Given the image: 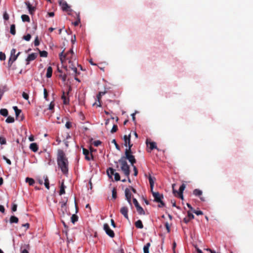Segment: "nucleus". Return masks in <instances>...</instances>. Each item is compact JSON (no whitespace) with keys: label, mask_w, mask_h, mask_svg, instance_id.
<instances>
[{"label":"nucleus","mask_w":253,"mask_h":253,"mask_svg":"<svg viewBox=\"0 0 253 253\" xmlns=\"http://www.w3.org/2000/svg\"><path fill=\"white\" fill-rule=\"evenodd\" d=\"M57 164L63 173L66 174L68 172V162L62 151H59L58 153Z\"/></svg>","instance_id":"obj_1"},{"label":"nucleus","mask_w":253,"mask_h":253,"mask_svg":"<svg viewBox=\"0 0 253 253\" xmlns=\"http://www.w3.org/2000/svg\"><path fill=\"white\" fill-rule=\"evenodd\" d=\"M118 162L121 164V169L124 172L125 175L128 177L130 170L129 167L127 165L126 161L125 160V156H122L118 161Z\"/></svg>","instance_id":"obj_2"},{"label":"nucleus","mask_w":253,"mask_h":253,"mask_svg":"<svg viewBox=\"0 0 253 253\" xmlns=\"http://www.w3.org/2000/svg\"><path fill=\"white\" fill-rule=\"evenodd\" d=\"M131 152H128L127 151H125V160L127 159L128 161L130 163V164L133 166L134 163H136V160L135 159L134 156L131 154Z\"/></svg>","instance_id":"obj_3"},{"label":"nucleus","mask_w":253,"mask_h":253,"mask_svg":"<svg viewBox=\"0 0 253 253\" xmlns=\"http://www.w3.org/2000/svg\"><path fill=\"white\" fill-rule=\"evenodd\" d=\"M103 229L106 233L111 238H113L115 236L114 231L110 228L107 223H105L103 225Z\"/></svg>","instance_id":"obj_4"},{"label":"nucleus","mask_w":253,"mask_h":253,"mask_svg":"<svg viewBox=\"0 0 253 253\" xmlns=\"http://www.w3.org/2000/svg\"><path fill=\"white\" fill-rule=\"evenodd\" d=\"M125 197L126 198V200H127L128 203L129 205L132 207V203L131 201V194L130 192V190L128 188H126L125 191Z\"/></svg>","instance_id":"obj_5"},{"label":"nucleus","mask_w":253,"mask_h":253,"mask_svg":"<svg viewBox=\"0 0 253 253\" xmlns=\"http://www.w3.org/2000/svg\"><path fill=\"white\" fill-rule=\"evenodd\" d=\"M151 192L154 198V201L157 203L161 202L162 198H163V195L160 194L159 192H154L153 190Z\"/></svg>","instance_id":"obj_6"},{"label":"nucleus","mask_w":253,"mask_h":253,"mask_svg":"<svg viewBox=\"0 0 253 253\" xmlns=\"http://www.w3.org/2000/svg\"><path fill=\"white\" fill-rule=\"evenodd\" d=\"M83 154L85 156V159L87 161H90L92 159V154L88 151V150L83 148Z\"/></svg>","instance_id":"obj_7"},{"label":"nucleus","mask_w":253,"mask_h":253,"mask_svg":"<svg viewBox=\"0 0 253 253\" xmlns=\"http://www.w3.org/2000/svg\"><path fill=\"white\" fill-rule=\"evenodd\" d=\"M175 184H173L172 185V189H173V194L177 193L178 194H183V191L184 190L185 188V185L184 184H182L180 187H179L178 192L175 190L174 189V187L175 186Z\"/></svg>","instance_id":"obj_8"},{"label":"nucleus","mask_w":253,"mask_h":253,"mask_svg":"<svg viewBox=\"0 0 253 253\" xmlns=\"http://www.w3.org/2000/svg\"><path fill=\"white\" fill-rule=\"evenodd\" d=\"M37 57V54L36 53H32L29 54L26 59V64L28 65L32 61L34 60Z\"/></svg>","instance_id":"obj_9"},{"label":"nucleus","mask_w":253,"mask_h":253,"mask_svg":"<svg viewBox=\"0 0 253 253\" xmlns=\"http://www.w3.org/2000/svg\"><path fill=\"white\" fill-rule=\"evenodd\" d=\"M120 212L127 219H128V208L126 207H122L120 210Z\"/></svg>","instance_id":"obj_10"},{"label":"nucleus","mask_w":253,"mask_h":253,"mask_svg":"<svg viewBox=\"0 0 253 253\" xmlns=\"http://www.w3.org/2000/svg\"><path fill=\"white\" fill-rule=\"evenodd\" d=\"M59 4L61 6L62 9L64 11H68L69 7L67 3L65 1H60Z\"/></svg>","instance_id":"obj_11"},{"label":"nucleus","mask_w":253,"mask_h":253,"mask_svg":"<svg viewBox=\"0 0 253 253\" xmlns=\"http://www.w3.org/2000/svg\"><path fill=\"white\" fill-rule=\"evenodd\" d=\"M148 179L150 185L151 190L152 191L154 188L155 180L156 179L155 177H152L150 175H149L148 176Z\"/></svg>","instance_id":"obj_12"},{"label":"nucleus","mask_w":253,"mask_h":253,"mask_svg":"<svg viewBox=\"0 0 253 253\" xmlns=\"http://www.w3.org/2000/svg\"><path fill=\"white\" fill-rule=\"evenodd\" d=\"M26 5H27V8L29 10V12L30 14H33V13L35 10V8L34 6H32L30 3L29 1H27L25 2Z\"/></svg>","instance_id":"obj_13"},{"label":"nucleus","mask_w":253,"mask_h":253,"mask_svg":"<svg viewBox=\"0 0 253 253\" xmlns=\"http://www.w3.org/2000/svg\"><path fill=\"white\" fill-rule=\"evenodd\" d=\"M30 149L33 152H36L38 150V146L36 143H32L30 145Z\"/></svg>","instance_id":"obj_14"},{"label":"nucleus","mask_w":253,"mask_h":253,"mask_svg":"<svg viewBox=\"0 0 253 253\" xmlns=\"http://www.w3.org/2000/svg\"><path fill=\"white\" fill-rule=\"evenodd\" d=\"M124 140L125 141V145L127 146V144L130 142V134L128 135H124Z\"/></svg>","instance_id":"obj_15"},{"label":"nucleus","mask_w":253,"mask_h":253,"mask_svg":"<svg viewBox=\"0 0 253 253\" xmlns=\"http://www.w3.org/2000/svg\"><path fill=\"white\" fill-rule=\"evenodd\" d=\"M146 144L147 145H148V144L150 145V149L152 150L154 149H157V146H156V143L155 142H148V140H147L146 141Z\"/></svg>","instance_id":"obj_16"},{"label":"nucleus","mask_w":253,"mask_h":253,"mask_svg":"<svg viewBox=\"0 0 253 253\" xmlns=\"http://www.w3.org/2000/svg\"><path fill=\"white\" fill-rule=\"evenodd\" d=\"M13 109L15 111L16 117L18 118L21 113V110L19 109L17 106H13Z\"/></svg>","instance_id":"obj_17"},{"label":"nucleus","mask_w":253,"mask_h":253,"mask_svg":"<svg viewBox=\"0 0 253 253\" xmlns=\"http://www.w3.org/2000/svg\"><path fill=\"white\" fill-rule=\"evenodd\" d=\"M52 73V67L50 66L48 67L47 69V72L46 74V77L47 78H49L51 77Z\"/></svg>","instance_id":"obj_18"},{"label":"nucleus","mask_w":253,"mask_h":253,"mask_svg":"<svg viewBox=\"0 0 253 253\" xmlns=\"http://www.w3.org/2000/svg\"><path fill=\"white\" fill-rule=\"evenodd\" d=\"M106 93V91H100L99 92L98 94L97 95V98L98 99V101L99 102V104H97V106H100L101 104L99 102L100 99H101V97L102 95H104Z\"/></svg>","instance_id":"obj_19"},{"label":"nucleus","mask_w":253,"mask_h":253,"mask_svg":"<svg viewBox=\"0 0 253 253\" xmlns=\"http://www.w3.org/2000/svg\"><path fill=\"white\" fill-rule=\"evenodd\" d=\"M135 226L139 229H142L143 228V225L142 221L140 220H138L135 223Z\"/></svg>","instance_id":"obj_20"},{"label":"nucleus","mask_w":253,"mask_h":253,"mask_svg":"<svg viewBox=\"0 0 253 253\" xmlns=\"http://www.w3.org/2000/svg\"><path fill=\"white\" fill-rule=\"evenodd\" d=\"M115 170L112 168H110L107 170V173L109 177H111L114 175Z\"/></svg>","instance_id":"obj_21"},{"label":"nucleus","mask_w":253,"mask_h":253,"mask_svg":"<svg viewBox=\"0 0 253 253\" xmlns=\"http://www.w3.org/2000/svg\"><path fill=\"white\" fill-rule=\"evenodd\" d=\"M43 178L44 180V185L46 189H49V183L48 178L47 176H44Z\"/></svg>","instance_id":"obj_22"},{"label":"nucleus","mask_w":253,"mask_h":253,"mask_svg":"<svg viewBox=\"0 0 253 253\" xmlns=\"http://www.w3.org/2000/svg\"><path fill=\"white\" fill-rule=\"evenodd\" d=\"M0 114L4 117H7L8 113L6 109H1L0 110Z\"/></svg>","instance_id":"obj_23"},{"label":"nucleus","mask_w":253,"mask_h":253,"mask_svg":"<svg viewBox=\"0 0 253 253\" xmlns=\"http://www.w3.org/2000/svg\"><path fill=\"white\" fill-rule=\"evenodd\" d=\"M10 223H17L18 222V218L15 216H11L10 218Z\"/></svg>","instance_id":"obj_24"},{"label":"nucleus","mask_w":253,"mask_h":253,"mask_svg":"<svg viewBox=\"0 0 253 253\" xmlns=\"http://www.w3.org/2000/svg\"><path fill=\"white\" fill-rule=\"evenodd\" d=\"M137 211L139 214H145V211L143 210V209L140 206H138V207L136 208Z\"/></svg>","instance_id":"obj_25"},{"label":"nucleus","mask_w":253,"mask_h":253,"mask_svg":"<svg viewBox=\"0 0 253 253\" xmlns=\"http://www.w3.org/2000/svg\"><path fill=\"white\" fill-rule=\"evenodd\" d=\"M202 193V191L198 189H196L193 191V194L196 196H201Z\"/></svg>","instance_id":"obj_26"},{"label":"nucleus","mask_w":253,"mask_h":253,"mask_svg":"<svg viewBox=\"0 0 253 253\" xmlns=\"http://www.w3.org/2000/svg\"><path fill=\"white\" fill-rule=\"evenodd\" d=\"M63 52L64 51L61 52L59 54L60 59L61 62H63V61L65 60L66 58H67V54H63Z\"/></svg>","instance_id":"obj_27"},{"label":"nucleus","mask_w":253,"mask_h":253,"mask_svg":"<svg viewBox=\"0 0 253 253\" xmlns=\"http://www.w3.org/2000/svg\"><path fill=\"white\" fill-rule=\"evenodd\" d=\"M21 19L23 22H30V17L28 15L23 14L21 16Z\"/></svg>","instance_id":"obj_28"},{"label":"nucleus","mask_w":253,"mask_h":253,"mask_svg":"<svg viewBox=\"0 0 253 253\" xmlns=\"http://www.w3.org/2000/svg\"><path fill=\"white\" fill-rule=\"evenodd\" d=\"M10 32L13 35H15L16 31H15V26L14 24H12L10 26Z\"/></svg>","instance_id":"obj_29"},{"label":"nucleus","mask_w":253,"mask_h":253,"mask_svg":"<svg viewBox=\"0 0 253 253\" xmlns=\"http://www.w3.org/2000/svg\"><path fill=\"white\" fill-rule=\"evenodd\" d=\"M62 99L63 100V103L64 104H67L69 102V99L68 98H66L64 92H63V94L62 96Z\"/></svg>","instance_id":"obj_30"},{"label":"nucleus","mask_w":253,"mask_h":253,"mask_svg":"<svg viewBox=\"0 0 253 253\" xmlns=\"http://www.w3.org/2000/svg\"><path fill=\"white\" fill-rule=\"evenodd\" d=\"M26 182H28L30 185H33L34 183V180L32 178L27 177L26 178Z\"/></svg>","instance_id":"obj_31"},{"label":"nucleus","mask_w":253,"mask_h":253,"mask_svg":"<svg viewBox=\"0 0 253 253\" xmlns=\"http://www.w3.org/2000/svg\"><path fill=\"white\" fill-rule=\"evenodd\" d=\"M65 186L64 185L63 183L62 184L61 187H60V191H59V195H62L64 194H65Z\"/></svg>","instance_id":"obj_32"},{"label":"nucleus","mask_w":253,"mask_h":253,"mask_svg":"<svg viewBox=\"0 0 253 253\" xmlns=\"http://www.w3.org/2000/svg\"><path fill=\"white\" fill-rule=\"evenodd\" d=\"M5 122L7 123H12L14 122V119L13 117L8 116L6 119Z\"/></svg>","instance_id":"obj_33"},{"label":"nucleus","mask_w":253,"mask_h":253,"mask_svg":"<svg viewBox=\"0 0 253 253\" xmlns=\"http://www.w3.org/2000/svg\"><path fill=\"white\" fill-rule=\"evenodd\" d=\"M78 219V217L76 214H73L71 216V221L74 224Z\"/></svg>","instance_id":"obj_34"},{"label":"nucleus","mask_w":253,"mask_h":253,"mask_svg":"<svg viewBox=\"0 0 253 253\" xmlns=\"http://www.w3.org/2000/svg\"><path fill=\"white\" fill-rule=\"evenodd\" d=\"M114 179L116 181H119L120 180V174L119 173L115 172L114 173Z\"/></svg>","instance_id":"obj_35"},{"label":"nucleus","mask_w":253,"mask_h":253,"mask_svg":"<svg viewBox=\"0 0 253 253\" xmlns=\"http://www.w3.org/2000/svg\"><path fill=\"white\" fill-rule=\"evenodd\" d=\"M47 54L48 53L46 51H40V54L41 57H46Z\"/></svg>","instance_id":"obj_36"},{"label":"nucleus","mask_w":253,"mask_h":253,"mask_svg":"<svg viewBox=\"0 0 253 253\" xmlns=\"http://www.w3.org/2000/svg\"><path fill=\"white\" fill-rule=\"evenodd\" d=\"M23 38L26 41H29L31 38V36L30 34H28L27 35L24 36Z\"/></svg>","instance_id":"obj_37"},{"label":"nucleus","mask_w":253,"mask_h":253,"mask_svg":"<svg viewBox=\"0 0 253 253\" xmlns=\"http://www.w3.org/2000/svg\"><path fill=\"white\" fill-rule=\"evenodd\" d=\"M6 139L5 138L2 136H0V144L1 145H4L6 144Z\"/></svg>","instance_id":"obj_38"},{"label":"nucleus","mask_w":253,"mask_h":253,"mask_svg":"<svg viewBox=\"0 0 253 253\" xmlns=\"http://www.w3.org/2000/svg\"><path fill=\"white\" fill-rule=\"evenodd\" d=\"M112 143L114 144L115 146V147L118 150H120V146L118 145V144L117 143V142L116 141V140L115 139H114L112 141Z\"/></svg>","instance_id":"obj_39"},{"label":"nucleus","mask_w":253,"mask_h":253,"mask_svg":"<svg viewBox=\"0 0 253 253\" xmlns=\"http://www.w3.org/2000/svg\"><path fill=\"white\" fill-rule=\"evenodd\" d=\"M3 19L5 20H8L9 19V15L6 12V11H5L4 13H3Z\"/></svg>","instance_id":"obj_40"},{"label":"nucleus","mask_w":253,"mask_h":253,"mask_svg":"<svg viewBox=\"0 0 253 253\" xmlns=\"http://www.w3.org/2000/svg\"><path fill=\"white\" fill-rule=\"evenodd\" d=\"M5 59V55L4 53L0 52V60L3 61Z\"/></svg>","instance_id":"obj_41"},{"label":"nucleus","mask_w":253,"mask_h":253,"mask_svg":"<svg viewBox=\"0 0 253 253\" xmlns=\"http://www.w3.org/2000/svg\"><path fill=\"white\" fill-rule=\"evenodd\" d=\"M117 129H118L117 126L114 125L113 126V127H112V129L111 130V132L112 133H113L115 132L117 130Z\"/></svg>","instance_id":"obj_42"},{"label":"nucleus","mask_w":253,"mask_h":253,"mask_svg":"<svg viewBox=\"0 0 253 253\" xmlns=\"http://www.w3.org/2000/svg\"><path fill=\"white\" fill-rule=\"evenodd\" d=\"M127 146H128V148H126V151H127L128 152H131V148L132 146V144L130 143V142L129 143H128L127 144Z\"/></svg>","instance_id":"obj_43"},{"label":"nucleus","mask_w":253,"mask_h":253,"mask_svg":"<svg viewBox=\"0 0 253 253\" xmlns=\"http://www.w3.org/2000/svg\"><path fill=\"white\" fill-rule=\"evenodd\" d=\"M112 198L114 199H115L117 198V192H116L115 189H113L112 190Z\"/></svg>","instance_id":"obj_44"},{"label":"nucleus","mask_w":253,"mask_h":253,"mask_svg":"<svg viewBox=\"0 0 253 253\" xmlns=\"http://www.w3.org/2000/svg\"><path fill=\"white\" fill-rule=\"evenodd\" d=\"M188 218L191 220L194 218V215L190 211H188Z\"/></svg>","instance_id":"obj_45"},{"label":"nucleus","mask_w":253,"mask_h":253,"mask_svg":"<svg viewBox=\"0 0 253 253\" xmlns=\"http://www.w3.org/2000/svg\"><path fill=\"white\" fill-rule=\"evenodd\" d=\"M39 44H40V42H39V41L38 39V37L37 36L34 41V45H35V46H38L39 45Z\"/></svg>","instance_id":"obj_46"},{"label":"nucleus","mask_w":253,"mask_h":253,"mask_svg":"<svg viewBox=\"0 0 253 253\" xmlns=\"http://www.w3.org/2000/svg\"><path fill=\"white\" fill-rule=\"evenodd\" d=\"M133 202L136 208L140 206L136 199L133 198Z\"/></svg>","instance_id":"obj_47"},{"label":"nucleus","mask_w":253,"mask_h":253,"mask_svg":"<svg viewBox=\"0 0 253 253\" xmlns=\"http://www.w3.org/2000/svg\"><path fill=\"white\" fill-rule=\"evenodd\" d=\"M93 144L95 146L97 147L101 144V141L99 140H96L93 142Z\"/></svg>","instance_id":"obj_48"},{"label":"nucleus","mask_w":253,"mask_h":253,"mask_svg":"<svg viewBox=\"0 0 253 253\" xmlns=\"http://www.w3.org/2000/svg\"><path fill=\"white\" fill-rule=\"evenodd\" d=\"M193 212L197 215H202L203 214V211H201L194 210V211H193Z\"/></svg>","instance_id":"obj_49"},{"label":"nucleus","mask_w":253,"mask_h":253,"mask_svg":"<svg viewBox=\"0 0 253 253\" xmlns=\"http://www.w3.org/2000/svg\"><path fill=\"white\" fill-rule=\"evenodd\" d=\"M22 97L26 100H28L29 98L28 94L24 92L22 93Z\"/></svg>","instance_id":"obj_50"},{"label":"nucleus","mask_w":253,"mask_h":253,"mask_svg":"<svg viewBox=\"0 0 253 253\" xmlns=\"http://www.w3.org/2000/svg\"><path fill=\"white\" fill-rule=\"evenodd\" d=\"M16 49L14 48H12L10 51V57H12L13 55H15Z\"/></svg>","instance_id":"obj_51"},{"label":"nucleus","mask_w":253,"mask_h":253,"mask_svg":"<svg viewBox=\"0 0 253 253\" xmlns=\"http://www.w3.org/2000/svg\"><path fill=\"white\" fill-rule=\"evenodd\" d=\"M67 59H68L70 57L69 55L71 54L72 55L74 54V52L72 49L70 50L67 53Z\"/></svg>","instance_id":"obj_52"},{"label":"nucleus","mask_w":253,"mask_h":253,"mask_svg":"<svg viewBox=\"0 0 253 253\" xmlns=\"http://www.w3.org/2000/svg\"><path fill=\"white\" fill-rule=\"evenodd\" d=\"M71 123L70 122H67L65 124V126L67 128L69 129L71 127Z\"/></svg>","instance_id":"obj_53"},{"label":"nucleus","mask_w":253,"mask_h":253,"mask_svg":"<svg viewBox=\"0 0 253 253\" xmlns=\"http://www.w3.org/2000/svg\"><path fill=\"white\" fill-rule=\"evenodd\" d=\"M17 58V55H13L12 57V62L10 64V65H12V64L13 63V62H14Z\"/></svg>","instance_id":"obj_54"},{"label":"nucleus","mask_w":253,"mask_h":253,"mask_svg":"<svg viewBox=\"0 0 253 253\" xmlns=\"http://www.w3.org/2000/svg\"><path fill=\"white\" fill-rule=\"evenodd\" d=\"M43 94H44V98L47 100V90L45 88H44L43 89Z\"/></svg>","instance_id":"obj_55"},{"label":"nucleus","mask_w":253,"mask_h":253,"mask_svg":"<svg viewBox=\"0 0 253 253\" xmlns=\"http://www.w3.org/2000/svg\"><path fill=\"white\" fill-rule=\"evenodd\" d=\"M54 105L52 103V102H51L48 106V109L50 110H52L54 108Z\"/></svg>","instance_id":"obj_56"},{"label":"nucleus","mask_w":253,"mask_h":253,"mask_svg":"<svg viewBox=\"0 0 253 253\" xmlns=\"http://www.w3.org/2000/svg\"><path fill=\"white\" fill-rule=\"evenodd\" d=\"M132 166H133V170H134V175L135 176H136L137 174V173H138L136 167L133 165Z\"/></svg>","instance_id":"obj_57"},{"label":"nucleus","mask_w":253,"mask_h":253,"mask_svg":"<svg viewBox=\"0 0 253 253\" xmlns=\"http://www.w3.org/2000/svg\"><path fill=\"white\" fill-rule=\"evenodd\" d=\"M148 248L145 247L144 246L143 247V252L144 253H149V250Z\"/></svg>","instance_id":"obj_58"},{"label":"nucleus","mask_w":253,"mask_h":253,"mask_svg":"<svg viewBox=\"0 0 253 253\" xmlns=\"http://www.w3.org/2000/svg\"><path fill=\"white\" fill-rule=\"evenodd\" d=\"M11 210L13 211H15L17 210V205L16 204H13Z\"/></svg>","instance_id":"obj_59"},{"label":"nucleus","mask_w":253,"mask_h":253,"mask_svg":"<svg viewBox=\"0 0 253 253\" xmlns=\"http://www.w3.org/2000/svg\"><path fill=\"white\" fill-rule=\"evenodd\" d=\"M165 226L166 227V229H167L168 232H169V231H170V227H169V224L168 222H166L165 223Z\"/></svg>","instance_id":"obj_60"},{"label":"nucleus","mask_w":253,"mask_h":253,"mask_svg":"<svg viewBox=\"0 0 253 253\" xmlns=\"http://www.w3.org/2000/svg\"><path fill=\"white\" fill-rule=\"evenodd\" d=\"M72 70L73 71L74 73L75 74H78L79 73L78 72V70H77V68L76 67H72Z\"/></svg>","instance_id":"obj_61"},{"label":"nucleus","mask_w":253,"mask_h":253,"mask_svg":"<svg viewBox=\"0 0 253 253\" xmlns=\"http://www.w3.org/2000/svg\"><path fill=\"white\" fill-rule=\"evenodd\" d=\"M61 207L62 209H64L66 207V202H61Z\"/></svg>","instance_id":"obj_62"},{"label":"nucleus","mask_w":253,"mask_h":253,"mask_svg":"<svg viewBox=\"0 0 253 253\" xmlns=\"http://www.w3.org/2000/svg\"><path fill=\"white\" fill-rule=\"evenodd\" d=\"M4 207L2 205H0V211L2 213H4Z\"/></svg>","instance_id":"obj_63"},{"label":"nucleus","mask_w":253,"mask_h":253,"mask_svg":"<svg viewBox=\"0 0 253 253\" xmlns=\"http://www.w3.org/2000/svg\"><path fill=\"white\" fill-rule=\"evenodd\" d=\"M159 203H160V204L158 205L159 208L163 207L165 206V204L162 201H161V202H159Z\"/></svg>","instance_id":"obj_64"}]
</instances>
